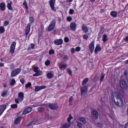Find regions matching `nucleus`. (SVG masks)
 Instances as JSON below:
<instances>
[{"instance_id": "603ef678", "label": "nucleus", "mask_w": 128, "mask_h": 128, "mask_svg": "<svg viewBox=\"0 0 128 128\" xmlns=\"http://www.w3.org/2000/svg\"><path fill=\"white\" fill-rule=\"evenodd\" d=\"M7 94V92L6 91L4 92L1 94L2 96H5Z\"/></svg>"}, {"instance_id": "6e6d98bb", "label": "nucleus", "mask_w": 128, "mask_h": 128, "mask_svg": "<svg viewBox=\"0 0 128 128\" xmlns=\"http://www.w3.org/2000/svg\"><path fill=\"white\" fill-rule=\"evenodd\" d=\"M35 45L34 44H31L30 45V48L34 49V47Z\"/></svg>"}, {"instance_id": "c756f323", "label": "nucleus", "mask_w": 128, "mask_h": 128, "mask_svg": "<svg viewBox=\"0 0 128 128\" xmlns=\"http://www.w3.org/2000/svg\"><path fill=\"white\" fill-rule=\"evenodd\" d=\"M44 108L42 107L38 108L37 109V110L38 112H44Z\"/></svg>"}, {"instance_id": "79ce46f5", "label": "nucleus", "mask_w": 128, "mask_h": 128, "mask_svg": "<svg viewBox=\"0 0 128 128\" xmlns=\"http://www.w3.org/2000/svg\"><path fill=\"white\" fill-rule=\"evenodd\" d=\"M68 58V57L67 56H65L63 58V60L64 61L66 62Z\"/></svg>"}, {"instance_id": "4c0bfd02", "label": "nucleus", "mask_w": 128, "mask_h": 128, "mask_svg": "<svg viewBox=\"0 0 128 128\" xmlns=\"http://www.w3.org/2000/svg\"><path fill=\"white\" fill-rule=\"evenodd\" d=\"M15 82V81L14 79L12 80L10 84V86L13 85L14 84Z\"/></svg>"}, {"instance_id": "1a4fd4ad", "label": "nucleus", "mask_w": 128, "mask_h": 128, "mask_svg": "<svg viewBox=\"0 0 128 128\" xmlns=\"http://www.w3.org/2000/svg\"><path fill=\"white\" fill-rule=\"evenodd\" d=\"M63 43V40L61 39H56L54 41V44L57 45H61Z\"/></svg>"}, {"instance_id": "6ab92c4d", "label": "nucleus", "mask_w": 128, "mask_h": 128, "mask_svg": "<svg viewBox=\"0 0 128 128\" xmlns=\"http://www.w3.org/2000/svg\"><path fill=\"white\" fill-rule=\"evenodd\" d=\"M21 119L22 117H18L15 120V124H19L20 122Z\"/></svg>"}, {"instance_id": "72a5a7b5", "label": "nucleus", "mask_w": 128, "mask_h": 128, "mask_svg": "<svg viewBox=\"0 0 128 128\" xmlns=\"http://www.w3.org/2000/svg\"><path fill=\"white\" fill-rule=\"evenodd\" d=\"M11 108H17L18 105L16 104H12L10 106Z\"/></svg>"}, {"instance_id": "58836bf2", "label": "nucleus", "mask_w": 128, "mask_h": 128, "mask_svg": "<svg viewBox=\"0 0 128 128\" xmlns=\"http://www.w3.org/2000/svg\"><path fill=\"white\" fill-rule=\"evenodd\" d=\"M83 37V38L86 40H87L89 38L87 34L84 35Z\"/></svg>"}, {"instance_id": "774afa93", "label": "nucleus", "mask_w": 128, "mask_h": 128, "mask_svg": "<svg viewBox=\"0 0 128 128\" xmlns=\"http://www.w3.org/2000/svg\"><path fill=\"white\" fill-rule=\"evenodd\" d=\"M126 127L125 128H128V124H126Z\"/></svg>"}, {"instance_id": "9d476101", "label": "nucleus", "mask_w": 128, "mask_h": 128, "mask_svg": "<svg viewBox=\"0 0 128 128\" xmlns=\"http://www.w3.org/2000/svg\"><path fill=\"white\" fill-rule=\"evenodd\" d=\"M49 108L52 110H56L58 108L57 105L56 104H49Z\"/></svg>"}, {"instance_id": "4be33fe9", "label": "nucleus", "mask_w": 128, "mask_h": 128, "mask_svg": "<svg viewBox=\"0 0 128 128\" xmlns=\"http://www.w3.org/2000/svg\"><path fill=\"white\" fill-rule=\"evenodd\" d=\"M70 125V123H66L63 125L62 128H68Z\"/></svg>"}, {"instance_id": "2eb2a0df", "label": "nucleus", "mask_w": 128, "mask_h": 128, "mask_svg": "<svg viewBox=\"0 0 128 128\" xmlns=\"http://www.w3.org/2000/svg\"><path fill=\"white\" fill-rule=\"evenodd\" d=\"M93 116L96 119H98V114L97 111L95 110H93L92 111Z\"/></svg>"}, {"instance_id": "cd10ccee", "label": "nucleus", "mask_w": 128, "mask_h": 128, "mask_svg": "<svg viewBox=\"0 0 128 128\" xmlns=\"http://www.w3.org/2000/svg\"><path fill=\"white\" fill-rule=\"evenodd\" d=\"M54 74L52 73L49 72L47 74V77L48 78H51L53 76Z\"/></svg>"}, {"instance_id": "f03ea898", "label": "nucleus", "mask_w": 128, "mask_h": 128, "mask_svg": "<svg viewBox=\"0 0 128 128\" xmlns=\"http://www.w3.org/2000/svg\"><path fill=\"white\" fill-rule=\"evenodd\" d=\"M56 20L54 19L51 22L48 27V31L52 30L54 28L56 24Z\"/></svg>"}, {"instance_id": "7c9ffc66", "label": "nucleus", "mask_w": 128, "mask_h": 128, "mask_svg": "<svg viewBox=\"0 0 128 128\" xmlns=\"http://www.w3.org/2000/svg\"><path fill=\"white\" fill-rule=\"evenodd\" d=\"M108 36L106 34H104L103 36L102 40L104 42H105L107 41V40Z\"/></svg>"}, {"instance_id": "052dcab7", "label": "nucleus", "mask_w": 128, "mask_h": 128, "mask_svg": "<svg viewBox=\"0 0 128 128\" xmlns=\"http://www.w3.org/2000/svg\"><path fill=\"white\" fill-rule=\"evenodd\" d=\"M29 20L30 22L31 23H32L33 21V19L32 17H30L29 18Z\"/></svg>"}, {"instance_id": "ea45409f", "label": "nucleus", "mask_w": 128, "mask_h": 128, "mask_svg": "<svg viewBox=\"0 0 128 128\" xmlns=\"http://www.w3.org/2000/svg\"><path fill=\"white\" fill-rule=\"evenodd\" d=\"M73 99V97L72 96H71L70 98L69 102L70 105H72V100Z\"/></svg>"}, {"instance_id": "7ed1b4c3", "label": "nucleus", "mask_w": 128, "mask_h": 128, "mask_svg": "<svg viewBox=\"0 0 128 128\" xmlns=\"http://www.w3.org/2000/svg\"><path fill=\"white\" fill-rule=\"evenodd\" d=\"M21 71V69L19 68L13 70L11 73V76L12 77H13L16 76L20 73Z\"/></svg>"}, {"instance_id": "5701e85b", "label": "nucleus", "mask_w": 128, "mask_h": 128, "mask_svg": "<svg viewBox=\"0 0 128 128\" xmlns=\"http://www.w3.org/2000/svg\"><path fill=\"white\" fill-rule=\"evenodd\" d=\"M5 4L4 3H2L0 4V8L2 11L5 10Z\"/></svg>"}, {"instance_id": "bf43d9fd", "label": "nucleus", "mask_w": 128, "mask_h": 128, "mask_svg": "<svg viewBox=\"0 0 128 128\" xmlns=\"http://www.w3.org/2000/svg\"><path fill=\"white\" fill-rule=\"evenodd\" d=\"M20 82L22 84H24V79L22 78L20 80Z\"/></svg>"}, {"instance_id": "f704fd0d", "label": "nucleus", "mask_w": 128, "mask_h": 128, "mask_svg": "<svg viewBox=\"0 0 128 128\" xmlns=\"http://www.w3.org/2000/svg\"><path fill=\"white\" fill-rule=\"evenodd\" d=\"M73 117L72 116L71 114H70L69 115V116L68 118L67 119V120L68 123H70V120L71 119L73 118Z\"/></svg>"}, {"instance_id": "9b49d317", "label": "nucleus", "mask_w": 128, "mask_h": 128, "mask_svg": "<svg viewBox=\"0 0 128 128\" xmlns=\"http://www.w3.org/2000/svg\"><path fill=\"white\" fill-rule=\"evenodd\" d=\"M94 41H92L91 42L89 45V49L90 50L92 54L93 52L94 48Z\"/></svg>"}, {"instance_id": "8fccbe9b", "label": "nucleus", "mask_w": 128, "mask_h": 128, "mask_svg": "<svg viewBox=\"0 0 128 128\" xmlns=\"http://www.w3.org/2000/svg\"><path fill=\"white\" fill-rule=\"evenodd\" d=\"M67 19L68 21L70 22L72 20V18L70 16H68L67 18Z\"/></svg>"}, {"instance_id": "f8f14e48", "label": "nucleus", "mask_w": 128, "mask_h": 128, "mask_svg": "<svg viewBox=\"0 0 128 128\" xmlns=\"http://www.w3.org/2000/svg\"><path fill=\"white\" fill-rule=\"evenodd\" d=\"M17 98L19 101L21 102L22 101L24 98V94L22 92H20L18 93Z\"/></svg>"}, {"instance_id": "393cba45", "label": "nucleus", "mask_w": 128, "mask_h": 128, "mask_svg": "<svg viewBox=\"0 0 128 128\" xmlns=\"http://www.w3.org/2000/svg\"><path fill=\"white\" fill-rule=\"evenodd\" d=\"M60 70H62V68H65L67 67V66L66 64H62L60 63L58 66Z\"/></svg>"}, {"instance_id": "dca6fc26", "label": "nucleus", "mask_w": 128, "mask_h": 128, "mask_svg": "<svg viewBox=\"0 0 128 128\" xmlns=\"http://www.w3.org/2000/svg\"><path fill=\"white\" fill-rule=\"evenodd\" d=\"M6 106L4 104L0 106V116L2 114L4 110H5Z\"/></svg>"}, {"instance_id": "09e8293b", "label": "nucleus", "mask_w": 128, "mask_h": 128, "mask_svg": "<svg viewBox=\"0 0 128 128\" xmlns=\"http://www.w3.org/2000/svg\"><path fill=\"white\" fill-rule=\"evenodd\" d=\"M23 5L25 6V8L28 9V7L27 6V4L25 1H24L23 3Z\"/></svg>"}, {"instance_id": "c9c22d12", "label": "nucleus", "mask_w": 128, "mask_h": 128, "mask_svg": "<svg viewBox=\"0 0 128 128\" xmlns=\"http://www.w3.org/2000/svg\"><path fill=\"white\" fill-rule=\"evenodd\" d=\"M77 126L79 128H81L82 127V124L80 122H78Z\"/></svg>"}, {"instance_id": "69168bd1", "label": "nucleus", "mask_w": 128, "mask_h": 128, "mask_svg": "<svg viewBox=\"0 0 128 128\" xmlns=\"http://www.w3.org/2000/svg\"><path fill=\"white\" fill-rule=\"evenodd\" d=\"M4 65V64L3 63H0V66L1 67L3 66Z\"/></svg>"}, {"instance_id": "412c9836", "label": "nucleus", "mask_w": 128, "mask_h": 128, "mask_svg": "<svg viewBox=\"0 0 128 128\" xmlns=\"http://www.w3.org/2000/svg\"><path fill=\"white\" fill-rule=\"evenodd\" d=\"M82 29L84 32L87 33L88 32V29L86 26L83 24L82 27Z\"/></svg>"}, {"instance_id": "2f4dec72", "label": "nucleus", "mask_w": 128, "mask_h": 128, "mask_svg": "<svg viewBox=\"0 0 128 128\" xmlns=\"http://www.w3.org/2000/svg\"><path fill=\"white\" fill-rule=\"evenodd\" d=\"M88 78H85L82 81V85H84L88 81Z\"/></svg>"}, {"instance_id": "6e6552de", "label": "nucleus", "mask_w": 128, "mask_h": 128, "mask_svg": "<svg viewBox=\"0 0 128 128\" xmlns=\"http://www.w3.org/2000/svg\"><path fill=\"white\" fill-rule=\"evenodd\" d=\"M120 85L123 89H126L127 88V84L125 81L124 80H121L120 82Z\"/></svg>"}, {"instance_id": "de8ad7c7", "label": "nucleus", "mask_w": 128, "mask_h": 128, "mask_svg": "<svg viewBox=\"0 0 128 128\" xmlns=\"http://www.w3.org/2000/svg\"><path fill=\"white\" fill-rule=\"evenodd\" d=\"M8 24V22L6 20L4 22V26H7Z\"/></svg>"}, {"instance_id": "864d4df0", "label": "nucleus", "mask_w": 128, "mask_h": 128, "mask_svg": "<svg viewBox=\"0 0 128 128\" xmlns=\"http://www.w3.org/2000/svg\"><path fill=\"white\" fill-rule=\"evenodd\" d=\"M75 50L74 48H71V53L72 54H74V52Z\"/></svg>"}, {"instance_id": "ddd939ff", "label": "nucleus", "mask_w": 128, "mask_h": 128, "mask_svg": "<svg viewBox=\"0 0 128 128\" xmlns=\"http://www.w3.org/2000/svg\"><path fill=\"white\" fill-rule=\"evenodd\" d=\"M70 27L71 30L73 31H75L76 30V26L74 22H71L70 24Z\"/></svg>"}, {"instance_id": "20e7f679", "label": "nucleus", "mask_w": 128, "mask_h": 128, "mask_svg": "<svg viewBox=\"0 0 128 128\" xmlns=\"http://www.w3.org/2000/svg\"><path fill=\"white\" fill-rule=\"evenodd\" d=\"M44 120V118H41L38 120L36 119L32 121L31 122H30L29 124L28 123L27 126H28L30 124L31 125L38 124L39 122H42V121Z\"/></svg>"}, {"instance_id": "49530a36", "label": "nucleus", "mask_w": 128, "mask_h": 128, "mask_svg": "<svg viewBox=\"0 0 128 128\" xmlns=\"http://www.w3.org/2000/svg\"><path fill=\"white\" fill-rule=\"evenodd\" d=\"M103 33V31L102 29H101L98 33V35L100 36H101Z\"/></svg>"}, {"instance_id": "680f3d73", "label": "nucleus", "mask_w": 128, "mask_h": 128, "mask_svg": "<svg viewBox=\"0 0 128 128\" xmlns=\"http://www.w3.org/2000/svg\"><path fill=\"white\" fill-rule=\"evenodd\" d=\"M104 75H102V76L100 78V80L101 81H102L104 78Z\"/></svg>"}, {"instance_id": "aec40b11", "label": "nucleus", "mask_w": 128, "mask_h": 128, "mask_svg": "<svg viewBox=\"0 0 128 128\" xmlns=\"http://www.w3.org/2000/svg\"><path fill=\"white\" fill-rule=\"evenodd\" d=\"M118 14V12L116 11H112L110 13V15L114 18L116 17L117 16Z\"/></svg>"}, {"instance_id": "39448f33", "label": "nucleus", "mask_w": 128, "mask_h": 128, "mask_svg": "<svg viewBox=\"0 0 128 128\" xmlns=\"http://www.w3.org/2000/svg\"><path fill=\"white\" fill-rule=\"evenodd\" d=\"M80 91L82 96H84L86 95L88 92L87 87L84 86L80 88Z\"/></svg>"}, {"instance_id": "a19ab883", "label": "nucleus", "mask_w": 128, "mask_h": 128, "mask_svg": "<svg viewBox=\"0 0 128 128\" xmlns=\"http://www.w3.org/2000/svg\"><path fill=\"white\" fill-rule=\"evenodd\" d=\"M31 85V84L29 82H28L27 84H26L25 87L26 88L30 87Z\"/></svg>"}, {"instance_id": "e433bc0d", "label": "nucleus", "mask_w": 128, "mask_h": 128, "mask_svg": "<svg viewBox=\"0 0 128 128\" xmlns=\"http://www.w3.org/2000/svg\"><path fill=\"white\" fill-rule=\"evenodd\" d=\"M54 50L53 49H52L49 50L48 53L49 54L51 55L54 54Z\"/></svg>"}, {"instance_id": "bb28decb", "label": "nucleus", "mask_w": 128, "mask_h": 128, "mask_svg": "<svg viewBox=\"0 0 128 128\" xmlns=\"http://www.w3.org/2000/svg\"><path fill=\"white\" fill-rule=\"evenodd\" d=\"M12 3V1L10 2V3H8V4L7 5V7L10 10H11L12 9V8L11 6V4Z\"/></svg>"}, {"instance_id": "37998d69", "label": "nucleus", "mask_w": 128, "mask_h": 128, "mask_svg": "<svg viewBox=\"0 0 128 128\" xmlns=\"http://www.w3.org/2000/svg\"><path fill=\"white\" fill-rule=\"evenodd\" d=\"M74 10L73 9H70L69 10V14H74Z\"/></svg>"}, {"instance_id": "5fc2aeb1", "label": "nucleus", "mask_w": 128, "mask_h": 128, "mask_svg": "<svg viewBox=\"0 0 128 128\" xmlns=\"http://www.w3.org/2000/svg\"><path fill=\"white\" fill-rule=\"evenodd\" d=\"M64 41L65 42H68L69 41L68 38L67 37L65 38H64Z\"/></svg>"}, {"instance_id": "e2e57ef3", "label": "nucleus", "mask_w": 128, "mask_h": 128, "mask_svg": "<svg viewBox=\"0 0 128 128\" xmlns=\"http://www.w3.org/2000/svg\"><path fill=\"white\" fill-rule=\"evenodd\" d=\"M39 106V105L38 104H34L32 105V106L34 107H36Z\"/></svg>"}, {"instance_id": "3c124183", "label": "nucleus", "mask_w": 128, "mask_h": 128, "mask_svg": "<svg viewBox=\"0 0 128 128\" xmlns=\"http://www.w3.org/2000/svg\"><path fill=\"white\" fill-rule=\"evenodd\" d=\"M81 50V48L79 46L76 47V50L78 52H79Z\"/></svg>"}, {"instance_id": "0eeeda50", "label": "nucleus", "mask_w": 128, "mask_h": 128, "mask_svg": "<svg viewBox=\"0 0 128 128\" xmlns=\"http://www.w3.org/2000/svg\"><path fill=\"white\" fill-rule=\"evenodd\" d=\"M16 43L15 42H14L11 44L10 49V52L11 54L14 53Z\"/></svg>"}, {"instance_id": "a211bd4d", "label": "nucleus", "mask_w": 128, "mask_h": 128, "mask_svg": "<svg viewBox=\"0 0 128 128\" xmlns=\"http://www.w3.org/2000/svg\"><path fill=\"white\" fill-rule=\"evenodd\" d=\"M32 108L31 107H28L26 108L22 112V114H26L30 112L32 110Z\"/></svg>"}, {"instance_id": "c03bdc74", "label": "nucleus", "mask_w": 128, "mask_h": 128, "mask_svg": "<svg viewBox=\"0 0 128 128\" xmlns=\"http://www.w3.org/2000/svg\"><path fill=\"white\" fill-rule=\"evenodd\" d=\"M45 64L46 66H48L50 64V62L49 60H47L45 62Z\"/></svg>"}, {"instance_id": "4468645a", "label": "nucleus", "mask_w": 128, "mask_h": 128, "mask_svg": "<svg viewBox=\"0 0 128 128\" xmlns=\"http://www.w3.org/2000/svg\"><path fill=\"white\" fill-rule=\"evenodd\" d=\"M46 86H36L35 87L34 91L36 92H37L42 89H44Z\"/></svg>"}, {"instance_id": "4d7b16f0", "label": "nucleus", "mask_w": 128, "mask_h": 128, "mask_svg": "<svg viewBox=\"0 0 128 128\" xmlns=\"http://www.w3.org/2000/svg\"><path fill=\"white\" fill-rule=\"evenodd\" d=\"M38 68L37 67H36L34 68V71L35 72H36L38 70Z\"/></svg>"}, {"instance_id": "423d86ee", "label": "nucleus", "mask_w": 128, "mask_h": 128, "mask_svg": "<svg viewBox=\"0 0 128 128\" xmlns=\"http://www.w3.org/2000/svg\"><path fill=\"white\" fill-rule=\"evenodd\" d=\"M55 0H50L49 1L50 8L54 12H55L56 10V9L54 8Z\"/></svg>"}, {"instance_id": "338daca9", "label": "nucleus", "mask_w": 128, "mask_h": 128, "mask_svg": "<svg viewBox=\"0 0 128 128\" xmlns=\"http://www.w3.org/2000/svg\"><path fill=\"white\" fill-rule=\"evenodd\" d=\"M98 125L100 127H102V126L101 123H98Z\"/></svg>"}, {"instance_id": "f257e3e1", "label": "nucleus", "mask_w": 128, "mask_h": 128, "mask_svg": "<svg viewBox=\"0 0 128 128\" xmlns=\"http://www.w3.org/2000/svg\"><path fill=\"white\" fill-rule=\"evenodd\" d=\"M116 94L117 96L116 98L117 101H115L114 100L115 103L118 107H122L124 104L123 100L118 93L116 92Z\"/></svg>"}, {"instance_id": "f3484780", "label": "nucleus", "mask_w": 128, "mask_h": 128, "mask_svg": "<svg viewBox=\"0 0 128 128\" xmlns=\"http://www.w3.org/2000/svg\"><path fill=\"white\" fill-rule=\"evenodd\" d=\"M30 26L29 24H28L27 25L25 30V35H26V37L27 36L28 34L30 32Z\"/></svg>"}, {"instance_id": "13d9d810", "label": "nucleus", "mask_w": 128, "mask_h": 128, "mask_svg": "<svg viewBox=\"0 0 128 128\" xmlns=\"http://www.w3.org/2000/svg\"><path fill=\"white\" fill-rule=\"evenodd\" d=\"M19 100L18 98H15V103L17 104H18L19 103Z\"/></svg>"}, {"instance_id": "a18cd8bd", "label": "nucleus", "mask_w": 128, "mask_h": 128, "mask_svg": "<svg viewBox=\"0 0 128 128\" xmlns=\"http://www.w3.org/2000/svg\"><path fill=\"white\" fill-rule=\"evenodd\" d=\"M68 72L69 73L70 76H72V73L71 70L70 69H67Z\"/></svg>"}, {"instance_id": "a878e982", "label": "nucleus", "mask_w": 128, "mask_h": 128, "mask_svg": "<svg viewBox=\"0 0 128 128\" xmlns=\"http://www.w3.org/2000/svg\"><path fill=\"white\" fill-rule=\"evenodd\" d=\"M79 121H81L83 124H85L86 122V121L85 119L83 118L80 117L78 119Z\"/></svg>"}, {"instance_id": "473e14b6", "label": "nucleus", "mask_w": 128, "mask_h": 128, "mask_svg": "<svg viewBox=\"0 0 128 128\" xmlns=\"http://www.w3.org/2000/svg\"><path fill=\"white\" fill-rule=\"evenodd\" d=\"M5 31V29L2 26L0 27V33L2 34Z\"/></svg>"}, {"instance_id": "b1692460", "label": "nucleus", "mask_w": 128, "mask_h": 128, "mask_svg": "<svg viewBox=\"0 0 128 128\" xmlns=\"http://www.w3.org/2000/svg\"><path fill=\"white\" fill-rule=\"evenodd\" d=\"M42 74V71H38L36 72V73L34 74L33 76H38Z\"/></svg>"}, {"instance_id": "0e129e2a", "label": "nucleus", "mask_w": 128, "mask_h": 128, "mask_svg": "<svg viewBox=\"0 0 128 128\" xmlns=\"http://www.w3.org/2000/svg\"><path fill=\"white\" fill-rule=\"evenodd\" d=\"M125 41H128V36H126V38L124 40Z\"/></svg>"}, {"instance_id": "c85d7f7f", "label": "nucleus", "mask_w": 128, "mask_h": 128, "mask_svg": "<svg viewBox=\"0 0 128 128\" xmlns=\"http://www.w3.org/2000/svg\"><path fill=\"white\" fill-rule=\"evenodd\" d=\"M101 50V48L99 46H96L94 51L96 53L98 51H100Z\"/></svg>"}]
</instances>
